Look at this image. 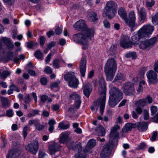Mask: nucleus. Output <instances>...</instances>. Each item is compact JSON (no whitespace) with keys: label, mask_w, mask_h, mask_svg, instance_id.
I'll list each match as a JSON object with an SVG mask.
<instances>
[{"label":"nucleus","mask_w":158,"mask_h":158,"mask_svg":"<svg viewBox=\"0 0 158 158\" xmlns=\"http://www.w3.org/2000/svg\"><path fill=\"white\" fill-rule=\"evenodd\" d=\"M73 27L75 30L81 31V33L73 35V41L83 45L82 48L83 49H86L88 47V40L94 35V30L88 29L83 20H80L77 22Z\"/></svg>","instance_id":"nucleus-1"},{"label":"nucleus","mask_w":158,"mask_h":158,"mask_svg":"<svg viewBox=\"0 0 158 158\" xmlns=\"http://www.w3.org/2000/svg\"><path fill=\"white\" fill-rule=\"evenodd\" d=\"M117 64L113 58H110L107 61L104 67V71L107 81L112 80L117 69Z\"/></svg>","instance_id":"nucleus-2"},{"label":"nucleus","mask_w":158,"mask_h":158,"mask_svg":"<svg viewBox=\"0 0 158 158\" xmlns=\"http://www.w3.org/2000/svg\"><path fill=\"white\" fill-rule=\"evenodd\" d=\"M154 30L153 26L148 24L144 25L138 31V34L131 37V40L134 41H138L140 39L148 37Z\"/></svg>","instance_id":"nucleus-3"},{"label":"nucleus","mask_w":158,"mask_h":158,"mask_svg":"<svg viewBox=\"0 0 158 158\" xmlns=\"http://www.w3.org/2000/svg\"><path fill=\"white\" fill-rule=\"evenodd\" d=\"M117 8V4L113 1H110L106 3L104 12L108 18L111 19L115 16Z\"/></svg>","instance_id":"nucleus-4"},{"label":"nucleus","mask_w":158,"mask_h":158,"mask_svg":"<svg viewBox=\"0 0 158 158\" xmlns=\"http://www.w3.org/2000/svg\"><path fill=\"white\" fill-rule=\"evenodd\" d=\"M64 80L68 82L69 87L73 88L77 87L79 82L74 75V73L68 72L64 75Z\"/></svg>","instance_id":"nucleus-5"},{"label":"nucleus","mask_w":158,"mask_h":158,"mask_svg":"<svg viewBox=\"0 0 158 158\" xmlns=\"http://www.w3.org/2000/svg\"><path fill=\"white\" fill-rule=\"evenodd\" d=\"M122 88L126 95L131 96L135 93L134 84L131 82L128 81L123 84Z\"/></svg>","instance_id":"nucleus-6"},{"label":"nucleus","mask_w":158,"mask_h":158,"mask_svg":"<svg viewBox=\"0 0 158 158\" xmlns=\"http://www.w3.org/2000/svg\"><path fill=\"white\" fill-rule=\"evenodd\" d=\"M117 144L116 139H114V143H111L110 141L109 143L104 145L102 150L101 153L100 155L101 157L105 158L108 156L110 153L111 149L113 147Z\"/></svg>","instance_id":"nucleus-7"},{"label":"nucleus","mask_w":158,"mask_h":158,"mask_svg":"<svg viewBox=\"0 0 158 158\" xmlns=\"http://www.w3.org/2000/svg\"><path fill=\"white\" fill-rule=\"evenodd\" d=\"M157 40V38L154 37L149 40L140 41L139 47L140 49L144 50L147 48H151Z\"/></svg>","instance_id":"nucleus-8"},{"label":"nucleus","mask_w":158,"mask_h":158,"mask_svg":"<svg viewBox=\"0 0 158 158\" xmlns=\"http://www.w3.org/2000/svg\"><path fill=\"white\" fill-rule=\"evenodd\" d=\"M61 145L58 143H54L50 145L49 147V149L50 153L52 157L55 158L58 156L60 154V151Z\"/></svg>","instance_id":"nucleus-9"},{"label":"nucleus","mask_w":158,"mask_h":158,"mask_svg":"<svg viewBox=\"0 0 158 158\" xmlns=\"http://www.w3.org/2000/svg\"><path fill=\"white\" fill-rule=\"evenodd\" d=\"M109 94L110 96L120 101L123 98V96L121 90L116 87H113L110 89Z\"/></svg>","instance_id":"nucleus-10"},{"label":"nucleus","mask_w":158,"mask_h":158,"mask_svg":"<svg viewBox=\"0 0 158 158\" xmlns=\"http://www.w3.org/2000/svg\"><path fill=\"white\" fill-rule=\"evenodd\" d=\"M99 88L98 91L101 97L103 98L102 102L104 103L105 99H106V85L105 81L103 77H101L99 79Z\"/></svg>","instance_id":"nucleus-11"},{"label":"nucleus","mask_w":158,"mask_h":158,"mask_svg":"<svg viewBox=\"0 0 158 158\" xmlns=\"http://www.w3.org/2000/svg\"><path fill=\"white\" fill-rule=\"evenodd\" d=\"M138 44L137 43L128 41V37L125 36L122 37L120 40V46L124 48H130L132 47L133 45L136 47Z\"/></svg>","instance_id":"nucleus-12"},{"label":"nucleus","mask_w":158,"mask_h":158,"mask_svg":"<svg viewBox=\"0 0 158 158\" xmlns=\"http://www.w3.org/2000/svg\"><path fill=\"white\" fill-rule=\"evenodd\" d=\"M39 142L37 140H35L32 143L29 144L26 147V150L29 152L33 154H35L39 148Z\"/></svg>","instance_id":"nucleus-13"},{"label":"nucleus","mask_w":158,"mask_h":158,"mask_svg":"<svg viewBox=\"0 0 158 158\" xmlns=\"http://www.w3.org/2000/svg\"><path fill=\"white\" fill-rule=\"evenodd\" d=\"M103 98L101 97L97 101H95L93 104V106L91 107V108L93 110H97L98 106H100V113L101 115H102L104 110L105 104L106 100L105 99L104 103L102 102Z\"/></svg>","instance_id":"nucleus-14"},{"label":"nucleus","mask_w":158,"mask_h":158,"mask_svg":"<svg viewBox=\"0 0 158 158\" xmlns=\"http://www.w3.org/2000/svg\"><path fill=\"white\" fill-rule=\"evenodd\" d=\"M129 20H128L127 18V20L126 21L127 24L131 28V30L133 31L134 28L135 27V20L136 17L134 11H130L129 14Z\"/></svg>","instance_id":"nucleus-15"},{"label":"nucleus","mask_w":158,"mask_h":158,"mask_svg":"<svg viewBox=\"0 0 158 158\" xmlns=\"http://www.w3.org/2000/svg\"><path fill=\"white\" fill-rule=\"evenodd\" d=\"M157 74L152 70H150L147 73V76L148 79V82L150 84H156L157 83L158 79Z\"/></svg>","instance_id":"nucleus-16"},{"label":"nucleus","mask_w":158,"mask_h":158,"mask_svg":"<svg viewBox=\"0 0 158 158\" xmlns=\"http://www.w3.org/2000/svg\"><path fill=\"white\" fill-rule=\"evenodd\" d=\"M119 129V126L118 125H115L111 129L110 135V141L111 142V143H114V139H116L117 143H118L117 139L118 137V134L117 132V130Z\"/></svg>","instance_id":"nucleus-17"},{"label":"nucleus","mask_w":158,"mask_h":158,"mask_svg":"<svg viewBox=\"0 0 158 158\" xmlns=\"http://www.w3.org/2000/svg\"><path fill=\"white\" fill-rule=\"evenodd\" d=\"M87 63L86 57H83L81 59L79 64V69L81 75L84 77L86 71V64Z\"/></svg>","instance_id":"nucleus-18"},{"label":"nucleus","mask_w":158,"mask_h":158,"mask_svg":"<svg viewBox=\"0 0 158 158\" xmlns=\"http://www.w3.org/2000/svg\"><path fill=\"white\" fill-rule=\"evenodd\" d=\"M83 93L87 98H89L92 90V87L89 83H85L83 86Z\"/></svg>","instance_id":"nucleus-19"},{"label":"nucleus","mask_w":158,"mask_h":158,"mask_svg":"<svg viewBox=\"0 0 158 158\" xmlns=\"http://www.w3.org/2000/svg\"><path fill=\"white\" fill-rule=\"evenodd\" d=\"M70 97L71 99H75V102L73 106L74 108L78 109L81 102L79 96L76 93H74L70 95Z\"/></svg>","instance_id":"nucleus-20"},{"label":"nucleus","mask_w":158,"mask_h":158,"mask_svg":"<svg viewBox=\"0 0 158 158\" xmlns=\"http://www.w3.org/2000/svg\"><path fill=\"white\" fill-rule=\"evenodd\" d=\"M148 123L145 122L135 123V127H137L139 131L141 132L145 131L148 129Z\"/></svg>","instance_id":"nucleus-21"},{"label":"nucleus","mask_w":158,"mask_h":158,"mask_svg":"<svg viewBox=\"0 0 158 158\" xmlns=\"http://www.w3.org/2000/svg\"><path fill=\"white\" fill-rule=\"evenodd\" d=\"M138 14L139 16V19L140 21L143 23L146 17V14L145 9L143 8H141L139 11Z\"/></svg>","instance_id":"nucleus-22"},{"label":"nucleus","mask_w":158,"mask_h":158,"mask_svg":"<svg viewBox=\"0 0 158 158\" xmlns=\"http://www.w3.org/2000/svg\"><path fill=\"white\" fill-rule=\"evenodd\" d=\"M18 55L17 53H14L10 51L8 52V55L7 57L2 58V60L6 61L12 60L15 57V56Z\"/></svg>","instance_id":"nucleus-23"},{"label":"nucleus","mask_w":158,"mask_h":158,"mask_svg":"<svg viewBox=\"0 0 158 158\" xmlns=\"http://www.w3.org/2000/svg\"><path fill=\"white\" fill-rule=\"evenodd\" d=\"M135 127V123H127L125 127H124L122 130V131L124 133H126L132 130V128Z\"/></svg>","instance_id":"nucleus-24"},{"label":"nucleus","mask_w":158,"mask_h":158,"mask_svg":"<svg viewBox=\"0 0 158 158\" xmlns=\"http://www.w3.org/2000/svg\"><path fill=\"white\" fill-rule=\"evenodd\" d=\"M120 100L109 96V106L112 107H114L119 102Z\"/></svg>","instance_id":"nucleus-25"},{"label":"nucleus","mask_w":158,"mask_h":158,"mask_svg":"<svg viewBox=\"0 0 158 158\" xmlns=\"http://www.w3.org/2000/svg\"><path fill=\"white\" fill-rule=\"evenodd\" d=\"M9 154L14 158H18L20 154V151L18 149H13L9 151Z\"/></svg>","instance_id":"nucleus-26"},{"label":"nucleus","mask_w":158,"mask_h":158,"mask_svg":"<svg viewBox=\"0 0 158 158\" xmlns=\"http://www.w3.org/2000/svg\"><path fill=\"white\" fill-rule=\"evenodd\" d=\"M118 12L121 17L127 21V13L126 10L123 8H121L118 10Z\"/></svg>","instance_id":"nucleus-27"},{"label":"nucleus","mask_w":158,"mask_h":158,"mask_svg":"<svg viewBox=\"0 0 158 158\" xmlns=\"http://www.w3.org/2000/svg\"><path fill=\"white\" fill-rule=\"evenodd\" d=\"M1 101L2 102V106L5 109L9 107L10 104L8 99L6 98L1 97Z\"/></svg>","instance_id":"nucleus-28"},{"label":"nucleus","mask_w":158,"mask_h":158,"mask_svg":"<svg viewBox=\"0 0 158 158\" xmlns=\"http://www.w3.org/2000/svg\"><path fill=\"white\" fill-rule=\"evenodd\" d=\"M63 62L65 63V61L62 60L56 59L53 61L52 64L53 67L55 69H58L60 67V63Z\"/></svg>","instance_id":"nucleus-29"},{"label":"nucleus","mask_w":158,"mask_h":158,"mask_svg":"<svg viewBox=\"0 0 158 158\" xmlns=\"http://www.w3.org/2000/svg\"><path fill=\"white\" fill-rule=\"evenodd\" d=\"M125 76L120 73H118L116 75L113 82H115L118 80L124 81L125 80Z\"/></svg>","instance_id":"nucleus-30"},{"label":"nucleus","mask_w":158,"mask_h":158,"mask_svg":"<svg viewBox=\"0 0 158 158\" xmlns=\"http://www.w3.org/2000/svg\"><path fill=\"white\" fill-rule=\"evenodd\" d=\"M68 135L66 133H63L60 135L59 140L60 143H64L67 140Z\"/></svg>","instance_id":"nucleus-31"},{"label":"nucleus","mask_w":158,"mask_h":158,"mask_svg":"<svg viewBox=\"0 0 158 158\" xmlns=\"http://www.w3.org/2000/svg\"><path fill=\"white\" fill-rule=\"evenodd\" d=\"M88 19L90 22H93L94 23L97 22L98 20L97 14L93 12L91 15L88 17Z\"/></svg>","instance_id":"nucleus-32"},{"label":"nucleus","mask_w":158,"mask_h":158,"mask_svg":"<svg viewBox=\"0 0 158 158\" xmlns=\"http://www.w3.org/2000/svg\"><path fill=\"white\" fill-rule=\"evenodd\" d=\"M135 104L137 106H139L141 107H143L148 104H147V102L146 101V100H145V98L140 99L138 101L136 102Z\"/></svg>","instance_id":"nucleus-33"},{"label":"nucleus","mask_w":158,"mask_h":158,"mask_svg":"<svg viewBox=\"0 0 158 158\" xmlns=\"http://www.w3.org/2000/svg\"><path fill=\"white\" fill-rule=\"evenodd\" d=\"M49 127L48 128V130L49 132L52 133L54 129V125L56 123V121L53 119H50L48 123Z\"/></svg>","instance_id":"nucleus-34"},{"label":"nucleus","mask_w":158,"mask_h":158,"mask_svg":"<svg viewBox=\"0 0 158 158\" xmlns=\"http://www.w3.org/2000/svg\"><path fill=\"white\" fill-rule=\"evenodd\" d=\"M75 158H86V154L81 150L75 155Z\"/></svg>","instance_id":"nucleus-35"},{"label":"nucleus","mask_w":158,"mask_h":158,"mask_svg":"<svg viewBox=\"0 0 158 158\" xmlns=\"http://www.w3.org/2000/svg\"><path fill=\"white\" fill-rule=\"evenodd\" d=\"M10 74V73L7 70H4L2 71V74L1 73V79H2L4 80L6 78L9 76Z\"/></svg>","instance_id":"nucleus-36"},{"label":"nucleus","mask_w":158,"mask_h":158,"mask_svg":"<svg viewBox=\"0 0 158 158\" xmlns=\"http://www.w3.org/2000/svg\"><path fill=\"white\" fill-rule=\"evenodd\" d=\"M82 147L81 144L80 142H77V143H76L73 147V150H78V152L81 150Z\"/></svg>","instance_id":"nucleus-37"},{"label":"nucleus","mask_w":158,"mask_h":158,"mask_svg":"<svg viewBox=\"0 0 158 158\" xmlns=\"http://www.w3.org/2000/svg\"><path fill=\"white\" fill-rule=\"evenodd\" d=\"M35 56L38 59H40L42 60L43 55V53L40 50L36 51L34 53Z\"/></svg>","instance_id":"nucleus-38"},{"label":"nucleus","mask_w":158,"mask_h":158,"mask_svg":"<svg viewBox=\"0 0 158 158\" xmlns=\"http://www.w3.org/2000/svg\"><path fill=\"white\" fill-rule=\"evenodd\" d=\"M125 57L127 58L132 57L133 59L135 58L136 57V54L134 52H130L126 54Z\"/></svg>","instance_id":"nucleus-39"},{"label":"nucleus","mask_w":158,"mask_h":158,"mask_svg":"<svg viewBox=\"0 0 158 158\" xmlns=\"http://www.w3.org/2000/svg\"><path fill=\"white\" fill-rule=\"evenodd\" d=\"M151 115L152 116L154 115L158 110L157 107L154 106H152L150 107Z\"/></svg>","instance_id":"nucleus-40"},{"label":"nucleus","mask_w":158,"mask_h":158,"mask_svg":"<svg viewBox=\"0 0 158 158\" xmlns=\"http://www.w3.org/2000/svg\"><path fill=\"white\" fill-rule=\"evenodd\" d=\"M152 21L154 24H158V13L152 17Z\"/></svg>","instance_id":"nucleus-41"},{"label":"nucleus","mask_w":158,"mask_h":158,"mask_svg":"<svg viewBox=\"0 0 158 158\" xmlns=\"http://www.w3.org/2000/svg\"><path fill=\"white\" fill-rule=\"evenodd\" d=\"M69 125L68 124L64 125L63 123H59L58 125V127L61 129H66L69 127Z\"/></svg>","instance_id":"nucleus-42"},{"label":"nucleus","mask_w":158,"mask_h":158,"mask_svg":"<svg viewBox=\"0 0 158 158\" xmlns=\"http://www.w3.org/2000/svg\"><path fill=\"white\" fill-rule=\"evenodd\" d=\"M23 100L26 104L29 103L31 101V99L29 94H26Z\"/></svg>","instance_id":"nucleus-43"},{"label":"nucleus","mask_w":158,"mask_h":158,"mask_svg":"<svg viewBox=\"0 0 158 158\" xmlns=\"http://www.w3.org/2000/svg\"><path fill=\"white\" fill-rule=\"evenodd\" d=\"M98 129L99 130L100 132L98 133V135L99 136H104L105 134V131L104 128L102 126H100Z\"/></svg>","instance_id":"nucleus-44"},{"label":"nucleus","mask_w":158,"mask_h":158,"mask_svg":"<svg viewBox=\"0 0 158 158\" xmlns=\"http://www.w3.org/2000/svg\"><path fill=\"white\" fill-rule=\"evenodd\" d=\"M87 144L92 148L94 147L96 144L95 140L94 139L90 140Z\"/></svg>","instance_id":"nucleus-45"},{"label":"nucleus","mask_w":158,"mask_h":158,"mask_svg":"<svg viewBox=\"0 0 158 158\" xmlns=\"http://www.w3.org/2000/svg\"><path fill=\"white\" fill-rule=\"evenodd\" d=\"M143 115L144 118V119L145 120H147L149 118V115L148 111L144 109L143 111Z\"/></svg>","instance_id":"nucleus-46"},{"label":"nucleus","mask_w":158,"mask_h":158,"mask_svg":"<svg viewBox=\"0 0 158 158\" xmlns=\"http://www.w3.org/2000/svg\"><path fill=\"white\" fill-rule=\"evenodd\" d=\"M75 144L74 142L70 141L67 143L66 145L69 149H72Z\"/></svg>","instance_id":"nucleus-47"},{"label":"nucleus","mask_w":158,"mask_h":158,"mask_svg":"<svg viewBox=\"0 0 158 158\" xmlns=\"http://www.w3.org/2000/svg\"><path fill=\"white\" fill-rule=\"evenodd\" d=\"M27 47L29 48H31L37 45V43H33L32 42H29L27 43Z\"/></svg>","instance_id":"nucleus-48"},{"label":"nucleus","mask_w":158,"mask_h":158,"mask_svg":"<svg viewBox=\"0 0 158 158\" xmlns=\"http://www.w3.org/2000/svg\"><path fill=\"white\" fill-rule=\"evenodd\" d=\"M9 88H11L13 91H16L17 92H19L20 90L18 88L14 83H12L9 85Z\"/></svg>","instance_id":"nucleus-49"},{"label":"nucleus","mask_w":158,"mask_h":158,"mask_svg":"<svg viewBox=\"0 0 158 158\" xmlns=\"http://www.w3.org/2000/svg\"><path fill=\"white\" fill-rule=\"evenodd\" d=\"M92 148L88 145V144H87L85 148L82 151L84 152V153H85V154L87 153H91Z\"/></svg>","instance_id":"nucleus-50"},{"label":"nucleus","mask_w":158,"mask_h":158,"mask_svg":"<svg viewBox=\"0 0 158 158\" xmlns=\"http://www.w3.org/2000/svg\"><path fill=\"white\" fill-rule=\"evenodd\" d=\"M36 129L38 131H41L44 129V125L40 124L39 122L35 126Z\"/></svg>","instance_id":"nucleus-51"},{"label":"nucleus","mask_w":158,"mask_h":158,"mask_svg":"<svg viewBox=\"0 0 158 158\" xmlns=\"http://www.w3.org/2000/svg\"><path fill=\"white\" fill-rule=\"evenodd\" d=\"M1 41L6 45L11 41L10 38H8L6 37H3L1 39Z\"/></svg>","instance_id":"nucleus-52"},{"label":"nucleus","mask_w":158,"mask_h":158,"mask_svg":"<svg viewBox=\"0 0 158 158\" xmlns=\"http://www.w3.org/2000/svg\"><path fill=\"white\" fill-rule=\"evenodd\" d=\"M6 115V116L10 117H12L13 115V112L12 110L10 109L7 110Z\"/></svg>","instance_id":"nucleus-53"},{"label":"nucleus","mask_w":158,"mask_h":158,"mask_svg":"<svg viewBox=\"0 0 158 158\" xmlns=\"http://www.w3.org/2000/svg\"><path fill=\"white\" fill-rule=\"evenodd\" d=\"M40 100L43 103H44L48 99V97L47 95L44 94L40 96Z\"/></svg>","instance_id":"nucleus-54"},{"label":"nucleus","mask_w":158,"mask_h":158,"mask_svg":"<svg viewBox=\"0 0 158 158\" xmlns=\"http://www.w3.org/2000/svg\"><path fill=\"white\" fill-rule=\"evenodd\" d=\"M47 155L44 152L40 151L38 158H47Z\"/></svg>","instance_id":"nucleus-55"},{"label":"nucleus","mask_w":158,"mask_h":158,"mask_svg":"<svg viewBox=\"0 0 158 158\" xmlns=\"http://www.w3.org/2000/svg\"><path fill=\"white\" fill-rule=\"evenodd\" d=\"M38 122V121L36 120H29L28 122V125L31 126L32 124H34L35 126Z\"/></svg>","instance_id":"nucleus-56"},{"label":"nucleus","mask_w":158,"mask_h":158,"mask_svg":"<svg viewBox=\"0 0 158 158\" xmlns=\"http://www.w3.org/2000/svg\"><path fill=\"white\" fill-rule=\"evenodd\" d=\"M6 45L8 48V49L10 50H13L14 47V45L11 41L10 42Z\"/></svg>","instance_id":"nucleus-57"},{"label":"nucleus","mask_w":158,"mask_h":158,"mask_svg":"<svg viewBox=\"0 0 158 158\" xmlns=\"http://www.w3.org/2000/svg\"><path fill=\"white\" fill-rule=\"evenodd\" d=\"M28 129V127L27 126H25L23 128V135L24 139H25L27 135V131Z\"/></svg>","instance_id":"nucleus-58"},{"label":"nucleus","mask_w":158,"mask_h":158,"mask_svg":"<svg viewBox=\"0 0 158 158\" xmlns=\"http://www.w3.org/2000/svg\"><path fill=\"white\" fill-rule=\"evenodd\" d=\"M44 72L47 73L51 74L52 72V70L49 66H47L45 69Z\"/></svg>","instance_id":"nucleus-59"},{"label":"nucleus","mask_w":158,"mask_h":158,"mask_svg":"<svg viewBox=\"0 0 158 158\" xmlns=\"http://www.w3.org/2000/svg\"><path fill=\"white\" fill-rule=\"evenodd\" d=\"M40 81L42 85H46L48 81L46 78L42 77L40 79Z\"/></svg>","instance_id":"nucleus-60"},{"label":"nucleus","mask_w":158,"mask_h":158,"mask_svg":"<svg viewBox=\"0 0 158 158\" xmlns=\"http://www.w3.org/2000/svg\"><path fill=\"white\" fill-rule=\"evenodd\" d=\"M135 110L137 114L139 115L141 114L143 112V110L141 107L139 106H137V107L135 109Z\"/></svg>","instance_id":"nucleus-61"},{"label":"nucleus","mask_w":158,"mask_h":158,"mask_svg":"<svg viewBox=\"0 0 158 158\" xmlns=\"http://www.w3.org/2000/svg\"><path fill=\"white\" fill-rule=\"evenodd\" d=\"M146 147L145 144L143 143H142L138 146L136 149L137 150H142L144 149Z\"/></svg>","instance_id":"nucleus-62"},{"label":"nucleus","mask_w":158,"mask_h":158,"mask_svg":"<svg viewBox=\"0 0 158 158\" xmlns=\"http://www.w3.org/2000/svg\"><path fill=\"white\" fill-rule=\"evenodd\" d=\"M157 135V132L156 131H154L153 132L151 138V140L154 141L156 139V137Z\"/></svg>","instance_id":"nucleus-63"},{"label":"nucleus","mask_w":158,"mask_h":158,"mask_svg":"<svg viewBox=\"0 0 158 158\" xmlns=\"http://www.w3.org/2000/svg\"><path fill=\"white\" fill-rule=\"evenodd\" d=\"M153 69L155 72L158 73V60L155 63L154 65Z\"/></svg>","instance_id":"nucleus-64"}]
</instances>
